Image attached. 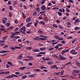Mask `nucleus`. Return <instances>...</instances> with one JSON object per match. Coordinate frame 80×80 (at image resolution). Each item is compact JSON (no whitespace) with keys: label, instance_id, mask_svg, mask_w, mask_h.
<instances>
[{"label":"nucleus","instance_id":"f257e3e1","mask_svg":"<svg viewBox=\"0 0 80 80\" xmlns=\"http://www.w3.org/2000/svg\"><path fill=\"white\" fill-rule=\"evenodd\" d=\"M54 37L55 38H56V39H58L59 41H62L63 40V38L62 37H60V38L59 36L57 35L54 36Z\"/></svg>","mask_w":80,"mask_h":80},{"label":"nucleus","instance_id":"f03ea898","mask_svg":"<svg viewBox=\"0 0 80 80\" xmlns=\"http://www.w3.org/2000/svg\"><path fill=\"white\" fill-rule=\"evenodd\" d=\"M70 53L72 55H77V52L75 51V50H72L70 52Z\"/></svg>","mask_w":80,"mask_h":80},{"label":"nucleus","instance_id":"7ed1b4c3","mask_svg":"<svg viewBox=\"0 0 80 80\" xmlns=\"http://www.w3.org/2000/svg\"><path fill=\"white\" fill-rule=\"evenodd\" d=\"M10 52L8 51L2 50L0 52V53H8Z\"/></svg>","mask_w":80,"mask_h":80},{"label":"nucleus","instance_id":"20e7f679","mask_svg":"<svg viewBox=\"0 0 80 80\" xmlns=\"http://www.w3.org/2000/svg\"><path fill=\"white\" fill-rule=\"evenodd\" d=\"M41 8L42 11L45 10H46V7H45V6L44 5H42Z\"/></svg>","mask_w":80,"mask_h":80},{"label":"nucleus","instance_id":"39448f33","mask_svg":"<svg viewBox=\"0 0 80 80\" xmlns=\"http://www.w3.org/2000/svg\"><path fill=\"white\" fill-rule=\"evenodd\" d=\"M80 21L79 20L78 18L76 19L74 21V24H77L78 22L79 23L80 22Z\"/></svg>","mask_w":80,"mask_h":80},{"label":"nucleus","instance_id":"423d86ee","mask_svg":"<svg viewBox=\"0 0 80 80\" xmlns=\"http://www.w3.org/2000/svg\"><path fill=\"white\" fill-rule=\"evenodd\" d=\"M22 58H23V56L22 55L20 54L18 57V59L19 60H21Z\"/></svg>","mask_w":80,"mask_h":80},{"label":"nucleus","instance_id":"0eeeda50","mask_svg":"<svg viewBox=\"0 0 80 80\" xmlns=\"http://www.w3.org/2000/svg\"><path fill=\"white\" fill-rule=\"evenodd\" d=\"M40 38L38 36H37L36 38H33L34 40H37L38 41H39Z\"/></svg>","mask_w":80,"mask_h":80},{"label":"nucleus","instance_id":"6e6552de","mask_svg":"<svg viewBox=\"0 0 80 80\" xmlns=\"http://www.w3.org/2000/svg\"><path fill=\"white\" fill-rule=\"evenodd\" d=\"M30 21H31V18L30 17L28 18H27V19L26 20V22L27 23L28 22H30Z\"/></svg>","mask_w":80,"mask_h":80},{"label":"nucleus","instance_id":"1a4fd4ad","mask_svg":"<svg viewBox=\"0 0 80 80\" xmlns=\"http://www.w3.org/2000/svg\"><path fill=\"white\" fill-rule=\"evenodd\" d=\"M32 51L33 52H39L40 50L37 49H36L33 50Z\"/></svg>","mask_w":80,"mask_h":80},{"label":"nucleus","instance_id":"9d476101","mask_svg":"<svg viewBox=\"0 0 80 80\" xmlns=\"http://www.w3.org/2000/svg\"><path fill=\"white\" fill-rule=\"evenodd\" d=\"M26 29V28L25 26L23 27L20 29V30L23 31V32H25V29Z\"/></svg>","mask_w":80,"mask_h":80},{"label":"nucleus","instance_id":"9b49d317","mask_svg":"<svg viewBox=\"0 0 80 80\" xmlns=\"http://www.w3.org/2000/svg\"><path fill=\"white\" fill-rule=\"evenodd\" d=\"M67 27L68 28H70L71 27V23L70 22H68L67 23Z\"/></svg>","mask_w":80,"mask_h":80},{"label":"nucleus","instance_id":"f8f14e48","mask_svg":"<svg viewBox=\"0 0 80 80\" xmlns=\"http://www.w3.org/2000/svg\"><path fill=\"white\" fill-rule=\"evenodd\" d=\"M52 57H53V58H55L56 59H57L58 58V56H57L56 54H53L52 55Z\"/></svg>","mask_w":80,"mask_h":80},{"label":"nucleus","instance_id":"ddd939ff","mask_svg":"<svg viewBox=\"0 0 80 80\" xmlns=\"http://www.w3.org/2000/svg\"><path fill=\"white\" fill-rule=\"evenodd\" d=\"M6 78H13V76L12 75L10 76H8L6 77Z\"/></svg>","mask_w":80,"mask_h":80},{"label":"nucleus","instance_id":"4468645a","mask_svg":"<svg viewBox=\"0 0 80 80\" xmlns=\"http://www.w3.org/2000/svg\"><path fill=\"white\" fill-rule=\"evenodd\" d=\"M7 63L10 66H12V67H14V65L12 64V62H8Z\"/></svg>","mask_w":80,"mask_h":80},{"label":"nucleus","instance_id":"2eb2a0df","mask_svg":"<svg viewBox=\"0 0 80 80\" xmlns=\"http://www.w3.org/2000/svg\"><path fill=\"white\" fill-rule=\"evenodd\" d=\"M39 24H41L42 25H45V22L44 21H42L39 22Z\"/></svg>","mask_w":80,"mask_h":80},{"label":"nucleus","instance_id":"dca6fc26","mask_svg":"<svg viewBox=\"0 0 80 80\" xmlns=\"http://www.w3.org/2000/svg\"><path fill=\"white\" fill-rule=\"evenodd\" d=\"M18 33L19 34L20 33V32L18 31H17L16 32H13L12 34H13V35H18Z\"/></svg>","mask_w":80,"mask_h":80},{"label":"nucleus","instance_id":"f3484780","mask_svg":"<svg viewBox=\"0 0 80 80\" xmlns=\"http://www.w3.org/2000/svg\"><path fill=\"white\" fill-rule=\"evenodd\" d=\"M57 65H54L53 66H51L50 68H51L54 69L55 68H57Z\"/></svg>","mask_w":80,"mask_h":80},{"label":"nucleus","instance_id":"a211bd4d","mask_svg":"<svg viewBox=\"0 0 80 80\" xmlns=\"http://www.w3.org/2000/svg\"><path fill=\"white\" fill-rule=\"evenodd\" d=\"M26 68V67H22L19 68V70H24V69Z\"/></svg>","mask_w":80,"mask_h":80},{"label":"nucleus","instance_id":"6ab92c4d","mask_svg":"<svg viewBox=\"0 0 80 80\" xmlns=\"http://www.w3.org/2000/svg\"><path fill=\"white\" fill-rule=\"evenodd\" d=\"M38 54H40V55H45V54H46V52H39Z\"/></svg>","mask_w":80,"mask_h":80},{"label":"nucleus","instance_id":"aec40b11","mask_svg":"<svg viewBox=\"0 0 80 80\" xmlns=\"http://www.w3.org/2000/svg\"><path fill=\"white\" fill-rule=\"evenodd\" d=\"M33 71H34V72H40L41 71V70L39 69H34L33 70Z\"/></svg>","mask_w":80,"mask_h":80},{"label":"nucleus","instance_id":"412c9836","mask_svg":"<svg viewBox=\"0 0 80 80\" xmlns=\"http://www.w3.org/2000/svg\"><path fill=\"white\" fill-rule=\"evenodd\" d=\"M46 49V48L45 47H43L42 48H40V50H41V51H43L45 50Z\"/></svg>","mask_w":80,"mask_h":80},{"label":"nucleus","instance_id":"4be33fe9","mask_svg":"<svg viewBox=\"0 0 80 80\" xmlns=\"http://www.w3.org/2000/svg\"><path fill=\"white\" fill-rule=\"evenodd\" d=\"M38 22H39V21H38V20L36 21L34 24V26L35 27H37V25H38Z\"/></svg>","mask_w":80,"mask_h":80},{"label":"nucleus","instance_id":"5701e85b","mask_svg":"<svg viewBox=\"0 0 80 80\" xmlns=\"http://www.w3.org/2000/svg\"><path fill=\"white\" fill-rule=\"evenodd\" d=\"M74 72L75 73H79V71L78 70H76L75 69H74L73 70Z\"/></svg>","mask_w":80,"mask_h":80},{"label":"nucleus","instance_id":"b1692460","mask_svg":"<svg viewBox=\"0 0 80 80\" xmlns=\"http://www.w3.org/2000/svg\"><path fill=\"white\" fill-rule=\"evenodd\" d=\"M8 36H4V37H3L2 38V40H6V39H7V38H8Z\"/></svg>","mask_w":80,"mask_h":80},{"label":"nucleus","instance_id":"393cba45","mask_svg":"<svg viewBox=\"0 0 80 80\" xmlns=\"http://www.w3.org/2000/svg\"><path fill=\"white\" fill-rule=\"evenodd\" d=\"M52 26H53V27L55 28H58V25H57V24H53L52 25Z\"/></svg>","mask_w":80,"mask_h":80},{"label":"nucleus","instance_id":"a878e982","mask_svg":"<svg viewBox=\"0 0 80 80\" xmlns=\"http://www.w3.org/2000/svg\"><path fill=\"white\" fill-rule=\"evenodd\" d=\"M22 17L23 18H26V16H25V14L23 12L22 13Z\"/></svg>","mask_w":80,"mask_h":80},{"label":"nucleus","instance_id":"bb28decb","mask_svg":"<svg viewBox=\"0 0 80 80\" xmlns=\"http://www.w3.org/2000/svg\"><path fill=\"white\" fill-rule=\"evenodd\" d=\"M61 59L62 60H66L67 58L64 57H61Z\"/></svg>","mask_w":80,"mask_h":80},{"label":"nucleus","instance_id":"cd10ccee","mask_svg":"<svg viewBox=\"0 0 80 80\" xmlns=\"http://www.w3.org/2000/svg\"><path fill=\"white\" fill-rule=\"evenodd\" d=\"M13 26H11L9 28L7 29L8 30H12V29H13Z\"/></svg>","mask_w":80,"mask_h":80},{"label":"nucleus","instance_id":"c85d7f7f","mask_svg":"<svg viewBox=\"0 0 80 80\" xmlns=\"http://www.w3.org/2000/svg\"><path fill=\"white\" fill-rule=\"evenodd\" d=\"M46 39L43 38H40V40H46Z\"/></svg>","mask_w":80,"mask_h":80},{"label":"nucleus","instance_id":"c756f323","mask_svg":"<svg viewBox=\"0 0 80 80\" xmlns=\"http://www.w3.org/2000/svg\"><path fill=\"white\" fill-rule=\"evenodd\" d=\"M76 65L77 67H80V63L78 62H76Z\"/></svg>","mask_w":80,"mask_h":80},{"label":"nucleus","instance_id":"7c9ffc66","mask_svg":"<svg viewBox=\"0 0 80 80\" xmlns=\"http://www.w3.org/2000/svg\"><path fill=\"white\" fill-rule=\"evenodd\" d=\"M38 32L40 34H42V33H43L42 32V31L40 30H38Z\"/></svg>","mask_w":80,"mask_h":80},{"label":"nucleus","instance_id":"2f4dec72","mask_svg":"<svg viewBox=\"0 0 80 80\" xmlns=\"http://www.w3.org/2000/svg\"><path fill=\"white\" fill-rule=\"evenodd\" d=\"M65 49L64 50H62V52H61V54L62 55H63V54H64V53H65Z\"/></svg>","mask_w":80,"mask_h":80},{"label":"nucleus","instance_id":"473e14b6","mask_svg":"<svg viewBox=\"0 0 80 80\" xmlns=\"http://www.w3.org/2000/svg\"><path fill=\"white\" fill-rule=\"evenodd\" d=\"M27 75H24L22 77V79H25V78H27Z\"/></svg>","mask_w":80,"mask_h":80},{"label":"nucleus","instance_id":"72a5a7b5","mask_svg":"<svg viewBox=\"0 0 80 80\" xmlns=\"http://www.w3.org/2000/svg\"><path fill=\"white\" fill-rule=\"evenodd\" d=\"M37 12H34L33 13V16H35L37 15Z\"/></svg>","mask_w":80,"mask_h":80},{"label":"nucleus","instance_id":"f704fd0d","mask_svg":"<svg viewBox=\"0 0 80 80\" xmlns=\"http://www.w3.org/2000/svg\"><path fill=\"white\" fill-rule=\"evenodd\" d=\"M40 69H47V68L42 66L41 67H40Z\"/></svg>","mask_w":80,"mask_h":80},{"label":"nucleus","instance_id":"c9c22d12","mask_svg":"<svg viewBox=\"0 0 80 80\" xmlns=\"http://www.w3.org/2000/svg\"><path fill=\"white\" fill-rule=\"evenodd\" d=\"M58 13L59 16H62V13L60 12H58Z\"/></svg>","mask_w":80,"mask_h":80},{"label":"nucleus","instance_id":"e433bc0d","mask_svg":"<svg viewBox=\"0 0 80 80\" xmlns=\"http://www.w3.org/2000/svg\"><path fill=\"white\" fill-rule=\"evenodd\" d=\"M60 72H55L54 73V74L55 75H58L60 74Z\"/></svg>","mask_w":80,"mask_h":80},{"label":"nucleus","instance_id":"4c0bfd02","mask_svg":"<svg viewBox=\"0 0 80 80\" xmlns=\"http://www.w3.org/2000/svg\"><path fill=\"white\" fill-rule=\"evenodd\" d=\"M14 36V34L12 33L11 36V38H14V37H15Z\"/></svg>","mask_w":80,"mask_h":80},{"label":"nucleus","instance_id":"58836bf2","mask_svg":"<svg viewBox=\"0 0 80 80\" xmlns=\"http://www.w3.org/2000/svg\"><path fill=\"white\" fill-rule=\"evenodd\" d=\"M48 65H52L53 62H48Z\"/></svg>","mask_w":80,"mask_h":80},{"label":"nucleus","instance_id":"ea45409f","mask_svg":"<svg viewBox=\"0 0 80 80\" xmlns=\"http://www.w3.org/2000/svg\"><path fill=\"white\" fill-rule=\"evenodd\" d=\"M79 29H80V28H79L78 27H76L74 28V30H79Z\"/></svg>","mask_w":80,"mask_h":80},{"label":"nucleus","instance_id":"a19ab883","mask_svg":"<svg viewBox=\"0 0 80 80\" xmlns=\"http://www.w3.org/2000/svg\"><path fill=\"white\" fill-rule=\"evenodd\" d=\"M9 15L10 17H12V13L11 12L9 13Z\"/></svg>","mask_w":80,"mask_h":80},{"label":"nucleus","instance_id":"79ce46f5","mask_svg":"<svg viewBox=\"0 0 80 80\" xmlns=\"http://www.w3.org/2000/svg\"><path fill=\"white\" fill-rule=\"evenodd\" d=\"M36 11L38 12H40V8L39 7L38 8L36 9Z\"/></svg>","mask_w":80,"mask_h":80},{"label":"nucleus","instance_id":"37998d69","mask_svg":"<svg viewBox=\"0 0 80 80\" xmlns=\"http://www.w3.org/2000/svg\"><path fill=\"white\" fill-rule=\"evenodd\" d=\"M9 9L11 10H13V8H12V7L11 6H9Z\"/></svg>","mask_w":80,"mask_h":80},{"label":"nucleus","instance_id":"c03bdc74","mask_svg":"<svg viewBox=\"0 0 80 80\" xmlns=\"http://www.w3.org/2000/svg\"><path fill=\"white\" fill-rule=\"evenodd\" d=\"M32 48V47H28L26 48V49H27V50H31Z\"/></svg>","mask_w":80,"mask_h":80},{"label":"nucleus","instance_id":"a18cd8bd","mask_svg":"<svg viewBox=\"0 0 80 80\" xmlns=\"http://www.w3.org/2000/svg\"><path fill=\"white\" fill-rule=\"evenodd\" d=\"M24 74L25 75H29V74H30V72H25L24 73Z\"/></svg>","mask_w":80,"mask_h":80},{"label":"nucleus","instance_id":"49530a36","mask_svg":"<svg viewBox=\"0 0 80 80\" xmlns=\"http://www.w3.org/2000/svg\"><path fill=\"white\" fill-rule=\"evenodd\" d=\"M29 58H30L29 60H33L34 59H33V57H29Z\"/></svg>","mask_w":80,"mask_h":80},{"label":"nucleus","instance_id":"de8ad7c7","mask_svg":"<svg viewBox=\"0 0 80 80\" xmlns=\"http://www.w3.org/2000/svg\"><path fill=\"white\" fill-rule=\"evenodd\" d=\"M16 39H18V38H20V37L18 36H16L14 37Z\"/></svg>","mask_w":80,"mask_h":80},{"label":"nucleus","instance_id":"09e8293b","mask_svg":"<svg viewBox=\"0 0 80 80\" xmlns=\"http://www.w3.org/2000/svg\"><path fill=\"white\" fill-rule=\"evenodd\" d=\"M70 78H71L72 79H75V77L72 76V75L70 76Z\"/></svg>","mask_w":80,"mask_h":80},{"label":"nucleus","instance_id":"8fccbe9b","mask_svg":"<svg viewBox=\"0 0 80 80\" xmlns=\"http://www.w3.org/2000/svg\"><path fill=\"white\" fill-rule=\"evenodd\" d=\"M18 46L19 47H23V45L21 44H20L18 45Z\"/></svg>","mask_w":80,"mask_h":80},{"label":"nucleus","instance_id":"3c124183","mask_svg":"<svg viewBox=\"0 0 80 80\" xmlns=\"http://www.w3.org/2000/svg\"><path fill=\"white\" fill-rule=\"evenodd\" d=\"M12 78H13V77H18V76H17V75H15V74H12Z\"/></svg>","mask_w":80,"mask_h":80},{"label":"nucleus","instance_id":"603ef678","mask_svg":"<svg viewBox=\"0 0 80 80\" xmlns=\"http://www.w3.org/2000/svg\"><path fill=\"white\" fill-rule=\"evenodd\" d=\"M65 43L66 42L65 41H61V43H62V44H65Z\"/></svg>","mask_w":80,"mask_h":80},{"label":"nucleus","instance_id":"864d4df0","mask_svg":"<svg viewBox=\"0 0 80 80\" xmlns=\"http://www.w3.org/2000/svg\"><path fill=\"white\" fill-rule=\"evenodd\" d=\"M28 65H29V66H32V65H33V64L32 62H30L29 63Z\"/></svg>","mask_w":80,"mask_h":80},{"label":"nucleus","instance_id":"5fc2aeb1","mask_svg":"<svg viewBox=\"0 0 80 80\" xmlns=\"http://www.w3.org/2000/svg\"><path fill=\"white\" fill-rule=\"evenodd\" d=\"M18 62L19 63H20V64H21V65H23V62L20 61H19Z\"/></svg>","mask_w":80,"mask_h":80},{"label":"nucleus","instance_id":"6e6d98bb","mask_svg":"<svg viewBox=\"0 0 80 80\" xmlns=\"http://www.w3.org/2000/svg\"><path fill=\"white\" fill-rule=\"evenodd\" d=\"M45 21H46V22H48V18H47V17H45Z\"/></svg>","mask_w":80,"mask_h":80},{"label":"nucleus","instance_id":"4d7b16f0","mask_svg":"<svg viewBox=\"0 0 80 80\" xmlns=\"http://www.w3.org/2000/svg\"><path fill=\"white\" fill-rule=\"evenodd\" d=\"M69 2H70V3H73L74 2L72 0H69Z\"/></svg>","mask_w":80,"mask_h":80},{"label":"nucleus","instance_id":"13d9d810","mask_svg":"<svg viewBox=\"0 0 80 80\" xmlns=\"http://www.w3.org/2000/svg\"><path fill=\"white\" fill-rule=\"evenodd\" d=\"M20 73L19 72H15L16 75H19Z\"/></svg>","mask_w":80,"mask_h":80},{"label":"nucleus","instance_id":"bf43d9fd","mask_svg":"<svg viewBox=\"0 0 80 80\" xmlns=\"http://www.w3.org/2000/svg\"><path fill=\"white\" fill-rule=\"evenodd\" d=\"M8 47V46L6 45L4 46L3 48H7V47Z\"/></svg>","mask_w":80,"mask_h":80},{"label":"nucleus","instance_id":"052dcab7","mask_svg":"<svg viewBox=\"0 0 80 80\" xmlns=\"http://www.w3.org/2000/svg\"><path fill=\"white\" fill-rule=\"evenodd\" d=\"M14 22L15 23H16V24H17V23H18L17 20H15L14 21Z\"/></svg>","mask_w":80,"mask_h":80},{"label":"nucleus","instance_id":"680f3d73","mask_svg":"<svg viewBox=\"0 0 80 80\" xmlns=\"http://www.w3.org/2000/svg\"><path fill=\"white\" fill-rule=\"evenodd\" d=\"M66 12H70V10H69V9H68V8H67L66 9Z\"/></svg>","mask_w":80,"mask_h":80},{"label":"nucleus","instance_id":"e2e57ef3","mask_svg":"<svg viewBox=\"0 0 80 80\" xmlns=\"http://www.w3.org/2000/svg\"><path fill=\"white\" fill-rule=\"evenodd\" d=\"M2 21L3 23H6V21L4 20H2Z\"/></svg>","mask_w":80,"mask_h":80},{"label":"nucleus","instance_id":"0e129e2a","mask_svg":"<svg viewBox=\"0 0 80 80\" xmlns=\"http://www.w3.org/2000/svg\"><path fill=\"white\" fill-rule=\"evenodd\" d=\"M34 75H29V76L30 77H34Z\"/></svg>","mask_w":80,"mask_h":80},{"label":"nucleus","instance_id":"69168bd1","mask_svg":"<svg viewBox=\"0 0 80 80\" xmlns=\"http://www.w3.org/2000/svg\"><path fill=\"white\" fill-rule=\"evenodd\" d=\"M56 48V49H58V45H57L56 46L54 47Z\"/></svg>","mask_w":80,"mask_h":80},{"label":"nucleus","instance_id":"338daca9","mask_svg":"<svg viewBox=\"0 0 80 80\" xmlns=\"http://www.w3.org/2000/svg\"><path fill=\"white\" fill-rule=\"evenodd\" d=\"M5 41L4 40H0V43H5Z\"/></svg>","mask_w":80,"mask_h":80},{"label":"nucleus","instance_id":"774afa93","mask_svg":"<svg viewBox=\"0 0 80 80\" xmlns=\"http://www.w3.org/2000/svg\"><path fill=\"white\" fill-rule=\"evenodd\" d=\"M50 60V58L48 57H46V60Z\"/></svg>","mask_w":80,"mask_h":80}]
</instances>
